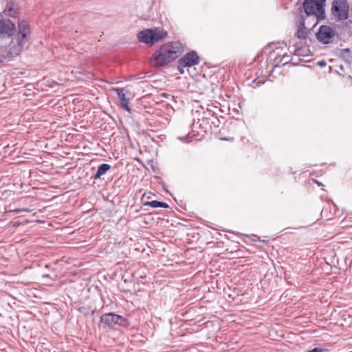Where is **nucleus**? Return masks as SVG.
I'll return each instance as SVG.
<instances>
[{
	"instance_id": "1",
	"label": "nucleus",
	"mask_w": 352,
	"mask_h": 352,
	"mask_svg": "<svg viewBox=\"0 0 352 352\" xmlns=\"http://www.w3.org/2000/svg\"><path fill=\"white\" fill-rule=\"evenodd\" d=\"M183 52L181 43L175 41L164 44L152 56L151 63L153 67L165 66L175 60Z\"/></svg>"
},
{
	"instance_id": "2",
	"label": "nucleus",
	"mask_w": 352,
	"mask_h": 352,
	"mask_svg": "<svg viewBox=\"0 0 352 352\" xmlns=\"http://www.w3.org/2000/svg\"><path fill=\"white\" fill-rule=\"evenodd\" d=\"M166 35V32L160 30L157 28H151L140 31L138 34V38L140 42L151 46L162 41Z\"/></svg>"
},
{
	"instance_id": "3",
	"label": "nucleus",
	"mask_w": 352,
	"mask_h": 352,
	"mask_svg": "<svg viewBox=\"0 0 352 352\" xmlns=\"http://www.w3.org/2000/svg\"><path fill=\"white\" fill-rule=\"evenodd\" d=\"M326 0H305L303 8L308 16H315L317 19L324 18Z\"/></svg>"
},
{
	"instance_id": "4",
	"label": "nucleus",
	"mask_w": 352,
	"mask_h": 352,
	"mask_svg": "<svg viewBox=\"0 0 352 352\" xmlns=\"http://www.w3.org/2000/svg\"><path fill=\"white\" fill-rule=\"evenodd\" d=\"M100 323L104 328L113 327L115 325L122 327H128L129 325V322L125 318L114 313L103 314L100 317Z\"/></svg>"
},
{
	"instance_id": "5",
	"label": "nucleus",
	"mask_w": 352,
	"mask_h": 352,
	"mask_svg": "<svg viewBox=\"0 0 352 352\" xmlns=\"http://www.w3.org/2000/svg\"><path fill=\"white\" fill-rule=\"evenodd\" d=\"M349 5L346 0H333L331 12L338 21H344L349 17Z\"/></svg>"
},
{
	"instance_id": "6",
	"label": "nucleus",
	"mask_w": 352,
	"mask_h": 352,
	"mask_svg": "<svg viewBox=\"0 0 352 352\" xmlns=\"http://www.w3.org/2000/svg\"><path fill=\"white\" fill-rule=\"evenodd\" d=\"M30 33V25L25 21H21L18 24V33L15 37L17 46L15 50L16 54H19L23 48L24 45L28 41V37Z\"/></svg>"
},
{
	"instance_id": "7",
	"label": "nucleus",
	"mask_w": 352,
	"mask_h": 352,
	"mask_svg": "<svg viewBox=\"0 0 352 352\" xmlns=\"http://www.w3.org/2000/svg\"><path fill=\"white\" fill-rule=\"evenodd\" d=\"M317 40L322 44H330L333 42L336 36V30L326 25L320 26L316 34Z\"/></svg>"
},
{
	"instance_id": "8",
	"label": "nucleus",
	"mask_w": 352,
	"mask_h": 352,
	"mask_svg": "<svg viewBox=\"0 0 352 352\" xmlns=\"http://www.w3.org/2000/svg\"><path fill=\"white\" fill-rule=\"evenodd\" d=\"M200 58L195 51H191L179 59L182 67H190L199 63Z\"/></svg>"
},
{
	"instance_id": "9",
	"label": "nucleus",
	"mask_w": 352,
	"mask_h": 352,
	"mask_svg": "<svg viewBox=\"0 0 352 352\" xmlns=\"http://www.w3.org/2000/svg\"><path fill=\"white\" fill-rule=\"evenodd\" d=\"M15 30V25L10 19L0 20V38L10 37Z\"/></svg>"
},
{
	"instance_id": "10",
	"label": "nucleus",
	"mask_w": 352,
	"mask_h": 352,
	"mask_svg": "<svg viewBox=\"0 0 352 352\" xmlns=\"http://www.w3.org/2000/svg\"><path fill=\"white\" fill-rule=\"evenodd\" d=\"M116 90L118 97L120 100L122 107L128 112H131V108L129 107V101L126 98L125 94L124 92V89L118 88Z\"/></svg>"
},
{
	"instance_id": "11",
	"label": "nucleus",
	"mask_w": 352,
	"mask_h": 352,
	"mask_svg": "<svg viewBox=\"0 0 352 352\" xmlns=\"http://www.w3.org/2000/svg\"><path fill=\"white\" fill-rule=\"evenodd\" d=\"M289 52L291 54H293L296 56H307V52L308 49L307 47H296V45L290 46L289 47Z\"/></svg>"
},
{
	"instance_id": "12",
	"label": "nucleus",
	"mask_w": 352,
	"mask_h": 352,
	"mask_svg": "<svg viewBox=\"0 0 352 352\" xmlns=\"http://www.w3.org/2000/svg\"><path fill=\"white\" fill-rule=\"evenodd\" d=\"M111 169V166L108 164H100L96 173L92 176L94 179H97L100 178L101 176L104 175L108 170Z\"/></svg>"
},
{
	"instance_id": "13",
	"label": "nucleus",
	"mask_w": 352,
	"mask_h": 352,
	"mask_svg": "<svg viewBox=\"0 0 352 352\" xmlns=\"http://www.w3.org/2000/svg\"><path fill=\"white\" fill-rule=\"evenodd\" d=\"M144 206H148L152 208H168V205L163 201H159L157 200L151 201H146L144 203Z\"/></svg>"
},
{
	"instance_id": "14",
	"label": "nucleus",
	"mask_w": 352,
	"mask_h": 352,
	"mask_svg": "<svg viewBox=\"0 0 352 352\" xmlns=\"http://www.w3.org/2000/svg\"><path fill=\"white\" fill-rule=\"evenodd\" d=\"M292 60L291 56L287 54H283L282 56H277L275 58L276 63H280L283 65H286Z\"/></svg>"
},
{
	"instance_id": "15",
	"label": "nucleus",
	"mask_w": 352,
	"mask_h": 352,
	"mask_svg": "<svg viewBox=\"0 0 352 352\" xmlns=\"http://www.w3.org/2000/svg\"><path fill=\"white\" fill-rule=\"evenodd\" d=\"M307 35V33L305 31V28L304 23H300V25L298 26V30L296 33V36L298 38H306Z\"/></svg>"
},
{
	"instance_id": "16",
	"label": "nucleus",
	"mask_w": 352,
	"mask_h": 352,
	"mask_svg": "<svg viewBox=\"0 0 352 352\" xmlns=\"http://www.w3.org/2000/svg\"><path fill=\"white\" fill-rule=\"evenodd\" d=\"M6 12L8 16L12 17H15L18 14L17 10L11 5L8 6Z\"/></svg>"
},
{
	"instance_id": "17",
	"label": "nucleus",
	"mask_w": 352,
	"mask_h": 352,
	"mask_svg": "<svg viewBox=\"0 0 352 352\" xmlns=\"http://www.w3.org/2000/svg\"><path fill=\"white\" fill-rule=\"evenodd\" d=\"M29 211H30L29 210L25 209V208H17V209L10 210L9 212L16 214V213H19L21 212H29Z\"/></svg>"
},
{
	"instance_id": "18",
	"label": "nucleus",
	"mask_w": 352,
	"mask_h": 352,
	"mask_svg": "<svg viewBox=\"0 0 352 352\" xmlns=\"http://www.w3.org/2000/svg\"><path fill=\"white\" fill-rule=\"evenodd\" d=\"M308 352H327V350L321 349V348L316 347L314 349H312Z\"/></svg>"
},
{
	"instance_id": "19",
	"label": "nucleus",
	"mask_w": 352,
	"mask_h": 352,
	"mask_svg": "<svg viewBox=\"0 0 352 352\" xmlns=\"http://www.w3.org/2000/svg\"><path fill=\"white\" fill-rule=\"evenodd\" d=\"M185 67H182L179 64V60L178 61V70L181 74H184V68Z\"/></svg>"
},
{
	"instance_id": "20",
	"label": "nucleus",
	"mask_w": 352,
	"mask_h": 352,
	"mask_svg": "<svg viewBox=\"0 0 352 352\" xmlns=\"http://www.w3.org/2000/svg\"><path fill=\"white\" fill-rule=\"evenodd\" d=\"M179 139L180 140H182V141L190 142V140H188V139H189V137H188V136L179 137Z\"/></svg>"
},
{
	"instance_id": "21",
	"label": "nucleus",
	"mask_w": 352,
	"mask_h": 352,
	"mask_svg": "<svg viewBox=\"0 0 352 352\" xmlns=\"http://www.w3.org/2000/svg\"><path fill=\"white\" fill-rule=\"evenodd\" d=\"M110 126H109V124H105L104 126H103L102 129H103L104 131H109V128H110Z\"/></svg>"
},
{
	"instance_id": "22",
	"label": "nucleus",
	"mask_w": 352,
	"mask_h": 352,
	"mask_svg": "<svg viewBox=\"0 0 352 352\" xmlns=\"http://www.w3.org/2000/svg\"><path fill=\"white\" fill-rule=\"evenodd\" d=\"M20 225H21V223H20V222H19V221L15 222V223H14V226H15V227L19 226H20Z\"/></svg>"
},
{
	"instance_id": "23",
	"label": "nucleus",
	"mask_w": 352,
	"mask_h": 352,
	"mask_svg": "<svg viewBox=\"0 0 352 352\" xmlns=\"http://www.w3.org/2000/svg\"><path fill=\"white\" fill-rule=\"evenodd\" d=\"M318 63H319L320 65H322V66L326 65V63L324 61H321V62H319Z\"/></svg>"
},
{
	"instance_id": "24",
	"label": "nucleus",
	"mask_w": 352,
	"mask_h": 352,
	"mask_svg": "<svg viewBox=\"0 0 352 352\" xmlns=\"http://www.w3.org/2000/svg\"><path fill=\"white\" fill-rule=\"evenodd\" d=\"M343 51L345 52H347V53L350 52L349 49H348V48L343 50Z\"/></svg>"
}]
</instances>
